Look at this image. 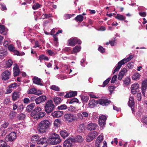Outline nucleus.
<instances>
[{
    "label": "nucleus",
    "mask_w": 147,
    "mask_h": 147,
    "mask_svg": "<svg viewBox=\"0 0 147 147\" xmlns=\"http://www.w3.org/2000/svg\"><path fill=\"white\" fill-rule=\"evenodd\" d=\"M52 125L51 122L47 119L43 120L38 124L37 129L39 133L43 134L50 129Z\"/></svg>",
    "instance_id": "obj_1"
},
{
    "label": "nucleus",
    "mask_w": 147,
    "mask_h": 147,
    "mask_svg": "<svg viewBox=\"0 0 147 147\" xmlns=\"http://www.w3.org/2000/svg\"><path fill=\"white\" fill-rule=\"evenodd\" d=\"M111 102V101L107 99H99L98 100H90L88 104V105L91 107H95L96 105L99 104L102 106H107Z\"/></svg>",
    "instance_id": "obj_2"
},
{
    "label": "nucleus",
    "mask_w": 147,
    "mask_h": 147,
    "mask_svg": "<svg viewBox=\"0 0 147 147\" xmlns=\"http://www.w3.org/2000/svg\"><path fill=\"white\" fill-rule=\"evenodd\" d=\"M50 139V143L52 145L59 144L61 141L59 136L55 133H51Z\"/></svg>",
    "instance_id": "obj_3"
},
{
    "label": "nucleus",
    "mask_w": 147,
    "mask_h": 147,
    "mask_svg": "<svg viewBox=\"0 0 147 147\" xmlns=\"http://www.w3.org/2000/svg\"><path fill=\"white\" fill-rule=\"evenodd\" d=\"M133 58V56L132 55H130L126 59H124L121 61H119L117 64V65L116 66L115 68L114 69L113 74H114L116 72L118 71L122 65L125 64V63L129 61Z\"/></svg>",
    "instance_id": "obj_4"
},
{
    "label": "nucleus",
    "mask_w": 147,
    "mask_h": 147,
    "mask_svg": "<svg viewBox=\"0 0 147 147\" xmlns=\"http://www.w3.org/2000/svg\"><path fill=\"white\" fill-rule=\"evenodd\" d=\"M55 107L53 101L51 100H49L45 103V111L47 113H49L55 109Z\"/></svg>",
    "instance_id": "obj_5"
},
{
    "label": "nucleus",
    "mask_w": 147,
    "mask_h": 147,
    "mask_svg": "<svg viewBox=\"0 0 147 147\" xmlns=\"http://www.w3.org/2000/svg\"><path fill=\"white\" fill-rule=\"evenodd\" d=\"M81 43V40L75 37H72L70 38L67 42V45L71 47H74L77 44L80 45Z\"/></svg>",
    "instance_id": "obj_6"
},
{
    "label": "nucleus",
    "mask_w": 147,
    "mask_h": 147,
    "mask_svg": "<svg viewBox=\"0 0 147 147\" xmlns=\"http://www.w3.org/2000/svg\"><path fill=\"white\" fill-rule=\"evenodd\" d=\"M65 121L71 122L75 120V117L73 113L68 112L65 113L63 116Z\"/></svg>",
    "instance_id": "obj_7"
},
{
    "label": "nucleus",
    "mask_w": 147,
    "mask_h": 147,
    "mask_svg": "<svg viewBox=\"0 0 147 147\" xmlns=\"http://www.w3.org/2000/svg\"><path fill=\"white\" fill-rule=\"evenodd\" d=\"M27 94L39 96L42 94V92L40 90H37L35 88H33L29 89L27 91Z\"/></svg>",
    "instance_id": "obj_8"
},
{
    "label": "nucleus",
    "mask_w": 147,
    "mask_h": 147,
    "mask_svg": "<svg viewBox=\"0 0 147 147\" xmlns=\"http://www.w3.org/2000/svg\"><path fill=\"white\" fill-rule=\"evenodd\" d=\"M17 136L16 134L14 132L10 133L6 136V140L9 141H13L16 139Z\"/></svg>",
    "instance_id": "obj_9"
},
{
    "label": "nucleus",
    "mask_w": 147,
    "mask_h": 147,
    "mask_svg": "<svg viewBox=\"0 0 147 147\" xmlns=\"http://www.w3.org/2000/svg\"><path fill=\"white\" fill-rule=\"evenodd\" d=\"M97 134V132L96 131H93L89 134L87 136L86 141L90 142L92 140Z\"/></svg>",
    "instance_id": "obj_10"
},
{
    "label": "nucleus",
    "mask_w": 147,
    "mask_h": 147,
    "mask_svg": "<svg viewBox=\"0 0 147 147\" xmlns=\"http://www.w3.org/2000/svg\"><path fill=\"white\" fill-rule=\"evenodd\" d=\"M128 105L131 108L132 113L134 111L135 102L133 97L131 96L129 98V101L128 103Z\"/></svg>",
    "instance_id": "obj_11"
},
{
    "label": "nucleus",
    "mask_w": 147,
    "mask_h": 147,
    "mask_svg": "<svg viewBox=\"0 0 147 147\" xmlns=\"http://www.w3.org/2000/svg\"><path fill=\"white\" fill-rule=\"evenodd\" d=\"M139 85L137 83H135L131 85V93L133 94H135L136 92H138Z\"/></svg>",
    "instance_id": "obj_12"
},
{
    "label": "nucleus",
    "mask_w": 147,
    "mask_h": 147,
    "mask_svg": "<svg viewBox=\"0 0 147 147\" xmlns=\"http://www.w3.org/2000/svg\"><path fill=\"white\" fill-rule=\"evenodd\" d=\"M97 126V124L96 123H90L87 124L86 129L87 130L90 131L94 130Z\"/></svg>",
    "instance_id": "obj_13"
},
{
    "label": "nucleus",
    "mask_w": 147,
    "mask_h": 147,
    "mask_svg": "<svg viewBox=\"0 0 147 147\" xmlns=\"http://www.w3.org/2000/svg\"><path fill=\"white\" fill-rule=\"evenodd\" d=\"M64 113L63 111H55L51 113V115L54 118L59 117L62 116Z\"/></svg>",
    "instance_id": "obj_14"
},
{
    "label": "nucleus",
    "mask_w": 147,
    "mask_h": 147,
    "mask_svg": "<svg viewBox=\"0 0 147 147\" xmlns=\"http://www.w3.org/2000/svg\"><path fill=\"white\" fill-rule=\"evenodd\" d=\"M10 74V72L8 70L4 71L1 75L2 80L5 81L9 79Z\"/></svg>",
    "instance_id": "obj_15"
},
{
    "label": "nucleus",
    "mask_w": 147,
    "mask_h": 147,
    "mask_svg": "<svg viewBox=\"0 0 147 147\" xmlns=\"http://www.w3.org/2000/svg\"><path fill=\"white\" fill-rule=\"evenodd\" d=\"M71 139V138H70L65 140L63 144V147H71L72 143L74 142Z\"/></svg>",
    "instance_id": "obj_16"
},
{
    "label": "nucleus",
    "mask_w": 147,
    "mask_h": 147,
    "mask_svg": "<svg viewBox=\"0 0 147 147\" xmlns=\"http://www.w3.org/2000/svg\"><path fill=\"white\" fill-rule=\"evenodd\" d=\"M47 97L45 96H41L36 99V104H39L41 103L44 102L46 100Z\"/></svg>",
    "instance_id": "obj_17"
},
{
    "label": "nucleus",
    "mask_w": 147,
    "mask_h": 147,
    "mask_svg": "<svg viewBox=\"0 0 147 147\" xmlns=\"http://www.w3.org/2000/svg\"><path fill=\"white\" fill-rule=\"evenodd\" d=\"M147 88V80H144L142 82V86L141 90L143 95H145V92Z\"/></svg>",
    "instance_id": "obj_18"
},
{
    "label": "nucleus",
    "mask_w": 147,
    "mask_h": 147,
    "mask_svg": "<svg viewBox=\"0 0 147 147\" xmlns=\"http://www.w3.org/2000/svg\"><path fill=\"white\" fill-rule=\"evenodd\" d=\"M77 94V92L76 91H70L67 93L64 96L65 98H68L70 97H74L76 96Z\"/></svg>",
    "instance_id": "obj_19"
},
{
    "label": "nucleus",
    "mask_w": 147,
    "mask_h": 147,
    "mask_svg": "<svg viewBox=\"0 0 147 147\" xmlns=\"http://www.w3.org/2000/svg\"><path fill=\"white\" fill-rule=\"evenodd\" d=\"M33 82L34 84L42 86L43 84L41 83V79L38 77L34 76L32 79Z\"/></svg>",
    "instance_id": "obj_20"
},
{
    "label": "nucleus",
    "mask_w": 147,
    "mask_h": 147,
    "mask_svg": "<svg viewBox=\"0 0 147 147\" xmlns=\"http://www.w3.org/2000/svg\"><path fill=\"white\" fill-rule=\"evenodd\" d=\"M47 140V139L45 137H42L40 138H39L37 142V144H41L42 145L45 144L46 146Z\"/></svg>",
    "instance_id": "obj_21"
},
{
    "label": "nucleus",
    "mask_w": 147,
    "mask_h": 147,
    "mask_svg": "<svg viewBox=\"0 0 147 147\" xmlns=\"http://www.w3.org/2000/svg\"><path fill=\"white\" fill-rule=\"evenodd\" d=\"M85 131V125L84 123L80 124L78 127V131L79 133H84Z\"/></svg>",
    "instance_id": "obj_22"
},
{
    "label": "nucleus",
    "mask_w": 147,
    "mask_h": 147,
    "mask_svg": "<svg viewBox=\"0 0 147 147\" xmlns=\"http://www.w3.org/2000/svg\"><path fill=\"white\" fill-rule=\"evenodd\" d=\"M71 140L73 141L74 142H82L83 141V139L82 136L79 135L77 136L75 138H71Z\"/></svg>",
    "instance_id": "obj_23"
},
{
    "label": "nucleus",
    "mask_w": 147,
    "mask_h": 147,
    "mask_svg": "<svg viewBox=\"0 0 147 147\" xmlns=\"http://www.w3.org/2000/svg\"><path fill=\"white\" fill-rule=\"evenodd\" d=\"M41 108L39 107H38L35 108V109L32 111L30 115L31 116H34L37 114L41 111Z\"/></svg>",
    "instance_id": "obj_24"
},
{
    "label": "nucleus",
    "mask_w": 147,
    "mask_h": 147,
    "mask_svg": "<svg viewBox=\"0 0 147 147\" xmlns=\"http://www.w3.org/2000/svg\"><path fill=\"white\" fill-rule=\"evenodd\" d=\"M53 100L56 105L60 104L63 100V99L59 97H55L53 98Z\"/></svg>",
    "instance_id": "obj_25"
},
{
    "label": "nucleus",
    "mask_w": 147,
    "mask_h": 147,
    "mask_svg": "<svg viewBox=\"0 0 147 147\" xmlns=\"http://www.w3.org/2000/svg\"><path fill=\"white\" fill-rule=\"evenodd\" d=\"M19 93L18 92H14L12 94V98L13 101L16 100L18 98L20 97Z\"/></svg>",
    "instance_id": "obj_26"
},
{
    "label": "nucleus",
    "mask_w": 147,
    "mask_h": 147,
    "mask_svg": "<svg viewBox=\"0 0 147 147\" xmlns=\"http://www.w3.org/2000/svg\"><path fill=\"white\" fill-rule=\"evenodd\" d=\"M45 112H39L37 114L34 116V118L35 119H39L44 117L45 115Z\"/></svg>",
    "instance_id": "obj_27"
},
{
    "label": "nucleus",
    "mask_w": 147,
    "mask_h": 147,
    "mask_svg": "<svg viewBox=\"0 0 147 147\" xmlns=\"http://www.w3.org/2000/svg\"><path fill=\"white\" fill-rule=\"evenodd\" d=\"M39 139V136L37 134L35 135L32 136L31 141L34 143H37Z\"/></svg>",
    "instance_id": "obj_28"
},
{
    "label": "nucleus",
    "mask_w": 147,
    "mask_h": 147,
    "mask_svg": "<svg viewBox=\"0 0 147 147\" xmlns=\"http://www.w3.org/2000/svg\"><path fill=\"white\" fill-rule=\"evenodd\" d=\"M81 47L80 46L77 45L74 47L71 52V54L79 52L81 50Z\"/></svg>",
    "instance_id": "obj_29"
},
{
    "label": "nucleus",
    "mask_w": 147,
    "mask_h": 147,
    "mask_svg": "<svg viewBox=\"0 0 147 147\" xmlns=\"http://www.w3.org/2000/svg\"><path fill=\"white\" fill-rule=\"evenodd\" d=\"M61 136L63 138H65L66 137L68 136L69 135L68 132L65 130H61L60 132Z\"/></svg>",
    "instance_id": "obj_30"
},
{
    "label": "nucleus",
    "mask_w": 147,
    "mask_h": 147,
    "mask_svg": "<svg viewBox=\"0 0 147 147\" xmlns=\"http://www.w3.org/2000/svg\"><path fill=\"white\" fill-rule=\"evenodd\" d=\"M35 105V103H31L30 105H28L26 107V111L28 112H30L33 109Z\"/></svg>",
    "instance_id": "obj_31"
},
{
    "label": "nucleus",
    "mask_w": 147,
    "mask_h": 147,
    "mask_svg": "<svg viewBox=\"0 0 147 147\" xmlns=\"http://www.w3.org/2000/svg\"><path fill=\"white\" fill-rule=\"evenodd\" d=\"M68 102L69 104H73L75 102L80 103L78 99L75 98L69 99L68 101Z\"/></svg>",
    "instance_id": "obj_32"
},
{
    "label": "nucleus",
    "mask_w": 147,
    "mask_h": 147,
    "mask_svg": "<svg viewBox=\"0 0 147 147\" xmlns=\"http://www.w3.org/2000/svg\"><path fill=\"white\" fill-rule=\"evenodd\" d=\"M16 112L11 111L9 114V117L10 119H12L14 118L17 115Z\"/></svg>",
    "instance_id": "obj_33"
},
{
    "label": "nucleus",
    "mask_w": 147,
    "mask_h": 147,
    "mask_svg": "<svg viewBox=\"0 0 147 147\" xmlns=\"http://www.w3.org/2000/svg\"><path fill=\"white\" fill-rule=\"evenodd\" d=\"M115 18L121 21L125 20L126 19L125 16L123 15H120V14H117Z\"/></svg>",
    "instance_id": "obj_34"
},
{
    "label": "nucleus",
    "mask_w": 147,
    "mask_h": 147,
    "mask_svg": "<svg viewBox=\"0 0 147 147\" xmlns=\"http://www.w3.org/2000/svg\"><path fill=\"white\" fill-rule=\"evenodd\" d=\"M81 100L83 104V106H84V104L87 102L89 100V97L88 96H81Z\"/></svg>",
    "instance_id": "obj_35"
},
{
    "label": "nucleus",
    "mask_w": 147,
    "mask_h": 147,
    "mask_svg": "<svg viewBox=\"0 0 147 147\" xmlns=\"http://www.w3.org/2000/svg\"><path fill=\"white\" fill-rule=\"evenodd\" d=\"M74 20L77 22H82L84 20V17L81 15H78L74 18Z\"/></svg>",
    "instance_id": "obj_36"
},
{
    "label": "nucleus",
    "mask_w": 147,
    "mask_h": 147,
    "mask_svg": "<svg viewBox=\"0 0 147 147\" xmlns=\"http://www.w3.org/2000/svg\"><path fill=\"white\" fill-rule=\"evenodd\" d=\"M7 55V52L6 50H4L0 52V58L3 59Z\"/></svg>",
    "instance_id": "obj_37"
},
{
    "label": "nucleus",
    "mask_w": 147,
    "mask_h": 147,
    "mask_svg": "<svg viewBox=\"0 0 147 147\" xmlns=\"http://www.w3.org/2000/svg\"><path fill=\"white\" fill-rule=\"evenodd\" d=\"M103 140V137L102 136H99L96 139V144H97L96 145V146H100L99 144Z\"/></svg>",
    "instance_id": "obj_38"
},
{
    "label": "nucleus",
    "mask_w": 147,
    "mask_h": 147,
    "mask_svg": "<svg viewBox=\"0 0 147 147\" xmlns=\"http://www.w3.org/2000/svg\"><path fill=\"white\" fill-rule=\"evenodd\" d=\"M20 72V69L18 67H15L13 75L14 76H18Z\"/></svg>",
    "instance_id": "obj_39"
},
{
    "label": "nucleus",
    "mask_w": 147,
    "mask_h": 147,
    "mask_svg": "<svg viewBox=\"0 0 147 147\" xmlns=\"http://www.w3.org/2000/svg\"><path fill=\"white\" fill-rule=\"evenodd\" d=\"M38 59L41 61L42 60L46 61H48L49 59L48 57L43 54H42L39 56Z\"/></svg>",
    "instance_id": "obj_40"
},
{
    "label": "nucleus",
    "mask_w": 147,
    "mask_h": 147,
    "mask_svg": "<svg viewBox=\"0 0 147 147\" xmlns=\"http://www.w3.org/2000/svg\"><path fill=\"white\" fill-rule=\"evenodd\" d=\"M5 27L3 25H0V32L5 35L7 34V32H5Z\"/></svg>",
    "instance_id": "obj_41"
},
{
    "label": "nucleus",
    "mask_w": 147,
    "mask_h": 147,
    "mask_svg": "<svg viewBox=\"0 0 147 147\" xmlns=\"http://www.w3.org/2000/svg\"><path fill=\"white\" fill-rule=\"evenodd\" d=\"M67 109L68 111L70 112H76V108L72 106H71L69 107H67Z\"/></svg>",
    "instance_id": "obj_42"
},
{
    "label": "nucleus",
    "mask_w": 147,
    "mask_h": 147,
    "mask_svg": "<svg viewBox=\"0 0 147 147\" xmlns=\"http://www.w3.org/2000/svg\"><path fill=\"white\" fill-rule=\"evenodd\" d=\"M140 75L139 73H135L132 77V79L134 80L138 79L140 78Z\"/></svg>",
    "instance_id": "obj_43"
},
{
    "label": "nucleus",
    "mask_w": 147,
    "mask_h": 147,
    "mask_svg": "<svg viewBox=\"0 0 147 147\" xmlns=\"http://www.w3.org/2000/svg\"><path fill=\"white\" fill-rule=\"evenodd\" d=\"M130 78L129 77H127L123 80V83L125 85H128L130 84Z\"/></svg>",
    "instance_id": "obj_44"
},
{
    "label": "nucleus",
    "mask_w": 147,
    "mask_h": 147,
    "mask_svg": "<svg viewBox=\"0 0 147 147\" xmlns=\"http://www.w3.org/2000/svg\"><path fill=\"white\" fill-rule=\"evenodd\" d=\"M67 106L65 104L61 105L57 107V109L58 110H65L67 109Z\"/></svg>",
    "instance_id": "obj_45"
},
{
    "label": "nucleus",
    "mask_w": 147,
    "mask_h": 147,
    "mask_svg": "<svg viewBox=\"0 0 147 147\" xmlns=\"http://www.w3.org/2000/svg\"><path fill=\"white\" fill-rule=\"evenodd\" d=\"M50 88L55 91H60V88L58 86L55 85H53L51 86Z\"/></svg>",
    "instance_id": "obj_46"
},
{
    "label": "nucleus",
    "mask_w": 147,
    "mask_h": 147,
    "mask_svg": "<svg viewBox=\"0 0 147 147\" xmlns=\"http://www.w3.org/2000/svg\"><path fill=\"white\" fill-rule=\"evenodd\" d=\"M0 147H10L8 145H7L6 143L3 140L0 141Z\"/></svg>",
    "instance_id": "obj_47"
},
{
    "label": "nucleus",
    "mask_w": 147,
    "mask_h": 147,
    "mask_svg": "<svg viewBox=\"0 0 147 147\" xmlns=\"http://www.w3.org/2000/svg\"><path fill=\"white\" fill-rule=\"evenodd\" d=\"M13 129V127H8L7 128V129L4 130V131H3L2 133V136H5L7 134L8 131H10L12 130Z\"/></svg>",
    "instance_id": "obj_48"
},
{
    "label": "nucleus",
    "mask_w": 147,
    "mask_h": 147,
    "mask_svg": "<svg viewBox=\"0 0 147 147\" xmlns=\"http://www.w3.org/2000/svg\"><path fill=\"white\" fill-rule=\"evenodd\" d=\"M25 115L23 113H21L19 114L17 116L19 120H23L25 118Z\"/></svg>",
    "instance_id": "obj_49"
},
{
    "label": "nucleus",
    "mask_w": 147,
    "mask_h": 147,
    "mask_svg": "<svg viewBox=\"0 0 147 147\" xmlns=\"http://www.w3.org/2000/svg\"><path fill=\"white\" fill-rule=\"evenodd\" d=\"M41 6V5L38 3L34 4L32 6V9L34 10H35L40 8Z\"/></svg>",
    "instance_id": "obj_50"
},
{
    "label": "nucleus",
    "mask_w": 147,
    "mask_h": 147,
    "mask_svg": "<svg viewBox=\"0 0 147 147\" xmlns=\"http://www.w3.org/2000/svg\"><path fill=\"white\" fill-rule=\"evenodd\" d=\"M141 121L143 123L147 125V116L146 115H143L142 117Z\"/></svg>",
    "instance_id": "obj_51"
},
{
    "label": "nucleus",
    "mask_w": 147,
    "mask_h": 147,
    "mask_svg": "<svg viewBox=\"0 0 147 147\" xmlns=\"http://www.w3.org/2000/svg\"><path fill=\"white\" fill-rule=\"evenodd\" d=\"M61 120L60 119H56L54 123V125L58 127L59 125L61 123Z\"/></svg>",
    "instance_id": "obj_52"
},
{
    "label": "nucleus",
    "mask_w": 147,
    "mask_h": 147,
    "mask_svg": "<svg viewBox=\"0 0 147 147\" xmlns=\"http://www.w3.org/2000/svg\"><path fill=\"white\" fill-rule=\"evenodd\" d=\"M106 123L105 121L98 120L99 125L101 127H103L105 126Z\"/></svg>",
    "instance_id": "obj_53"
},
{
    "label": "nucleus",
    "mask_w": 147,
    "mask_h": 147,
    "mask_svg": "<svg viewBox=\"0 0 147 147\" xmlns=\"http://www.w3.org/2000/svg\"><path fill=\"white\" fill-rule=\"evenodd\" d=\"M111 79V78H109L105 80L103 83V87H105L107 84H108V83Z\"/></svg>",
    "instance_id": "obj_54"
},
{
    "label": "nucleus",
    "mask_w": 147,
    "mask_h": 147,
    "mask_svg": "<svg viewBox=\"0 0 147 147\" xmlns=\"http://www.w3.org/2000/svg\"><path fill=\"white\" fill-rule=\"evenodd\" d=\"M8 48L9 50L12 52H13L15 49V48L13 47V45L12 44H11L8 45Z\"/></svg>",
    "instance_id": "obj_55"
},
{
    "label": "nucleus",
    "mask_w": 147,
    "mask_h": 147,
    "mask_svg": "<svg viewBox=\"0 0 147 147\" xmlns=\"http://www.w3.org/2000/svg\"><path fill=\"white\" fill-rule=\"evenodd\" d=\"M83 118H87L88 116V113L85 111H82L81 112Z\"/></svg>",
    "instance_id": "obj_56"
},
{
    "label": "nucleus",
    "mask_w": 147,
    "mask_h": 147,
    "mask_svg": "<svg viewBox=\"0 0 147 147\" xmlns=\"http://www.w3.org/2000/svg\"><path fill=\"white\" fill-rule=\"evenodd\" d=\"M9 123L8 121H5L3 124L1 125L2 127L4 128H6L8 127Z\"/></svg>",
    "instance_id": "obj_57"
},
{
    "label": "nucleus",
    "mask_w": 147,
    "mask_h": 147,
    "mask_svg": "<svg viewBox=\"0 0 147 147\" xmlns=\"http://www.w3.org/2000/svg\"><path fill=\"white\" fill-rule=\"evenodd\" d=\"M107 119V117L104 115H102L99 117L98 120L105 121H106Z\"/></svg>",
    "instance_id": "obj_58"
},
{
    "label": "nucleus",
    "mask_w": 147,
    "mask_h": 147,
    "mask_svg": "<svg viewBox=\"0 0 147 147\" xmlns=\"http://www.w3.org/2000/svg\"><path fill=\"white\" fill-rule=\"evenodd\" d=\"M24 107L23 105H21L18 107L17 109V111L18 112H20L23 111Z\"/></svg>",
    "instance_id": "obj_59"
},
{
    "label": "nucleus",
    "mask_w": 147,
    "mask_h": 147,
    "mask_svg": "<svg viewBox=\"0 0 147 147\" xmlns=\"http://www.w3.org/2000/svg\"><path fill=\"white\" fill-rule=\"evenodd\" d=\"M115 88V87L114 86H110L109 87V90L111 94H112L113 90Z\"/></svg>",
    "instance_id": "obj_60"
},
{
    "label": "nucleus",
    "mask_w": 147,
    "mask_h": 147,
    "mask_svg": "<svg viewBox=\"0 0 147 147\" xmlns=\"http://www.w3.org/2000/svg\"><path fill=\"white\" fill-rule=\"evenodd\" d=\"M17 84L16 83H14L10 84L8 86L9 88H14L17 86Z\"/></svg>",
    "instance_id": "obj_61"
},
{
    "label": "nucleus",
    "mask_w": 147,
    "mask_h": 147,
    "mask_svg": "<svg viewBox=\"0 0 147 147\" xmlns=\"http://www.w3.org/2000/svg\"><path fill=\"white\" fill-rule=\"evenodd\" d=\"M117 78V75H114L111 80V83H113L115 82V81H116Z\"/></svg>",
    "instance_id": "obj_62"
},
{
    "label": "nucleus",
    "mask_w": 147,
    "mask_h": 147,
    "mask_svg": "<svg viewBox=\"0 0 147 147\" xmlns=\"http://www.w3.org/2000/svg\"><path fill=\"white\" fill-rule=\"evenodd\" d=\"M47 51L49 55L53 56L55 55L54 53L51 50H47Z\"/></svg>",
    "instance_id": "obj_63"
},
{
    "label": "nucleus",
    "mask_w": 147,
    "mask_h": 147,
    "mask_svg": "<svg viewBox=\"0 0 147 147\" xmlns=\"http://www.w3.org/2000/svg\"><path fill=\"white\" fill-rule=\"evenodd\" d=\"M13 63V62L11 60L9 59L8 60V62L7 63V67H10L12 65Z\"/></svg>",
    "instance_id": "obj_64"
}]
</instances>
